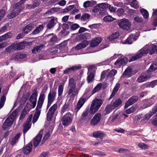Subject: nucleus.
<instances>
[{
    "mask_svg": "<svg viewBox=\"0 0 157 157\" xmlns=\"http://www.w3.org/2000/svg\"><path fill=\"white\" fill-rule=\"evenodd\" d=\"M45 95L43 93H41L39 98L36 107V111L33 117V122L34 123L38 120L40 114L41 109L43 105Z\"/></svg>",
    "mask_w": 157,
    "mask_h": 157,
    "instance_id": "1",
    "label": "nucleus"
},
{
    "mask_svg": "<svg viewBox=\"0 0 157 157\" xmlns=\"http://www.w3.org/2000/svg\"><path fill=\"white\" fill-rule=\"evenodd\" d=\"M103 103V101L98 98H95L92 101L90 105V113L94 114L98 111Z\"/></svg>",
    "mask_w": 157,
    "mask_h": 157,
    "instance_id": "2",
    "label": "nucleus"
},
{
    "mask_svg": "<svg viewBox=\"0 0 157 157\" xmlns=\"http://www.w3.org/2000/svg\"><path fill=\"white\" fill-rule=\"evenodd\" d=\"M17 114V112L14 111L10 115L7 117L2 125V128L4 130L9 129L11 126Z\"/></svg>",
    "mask_w": 157,
    "mask_h": 157,
    "instance_id": "3",
    "label": "nucleus"
},
{
    "mask_svg": "<svg viewBox=\"0 0 157 157\" xmlns=\"http://www.w3.org/2000/svg\"><path fill=\"white\" fill-rule=\"evenodd\" d=\"M104 6L103 3L98 4L94 6L93 8L91 13L92 15L95 16H99L104 13Z\"/></svg>",
    "mask_w": 157,
    "mask_h": 157,
    "instance_id": "4",
    "label": "nucleus"
},
{
    "mask_svg": "<svg viewBox=\"0 0 157 157\" xmlns=\"http://www.w3.org/2000/svg\"><path fill=\"white\" fill-rule=\"evenodd\" d=\"M118 23L121 28L128 31L130 29L131 23L129 20L127 19L123 18L120 19L118 21Z\"/></svg>",
    "mask_w": 157,
    "mask_h": 157,
    "instance_id": "5",
    "label": "nucleus"
},
{
    "mask_svg": "<svg viewBox=\"0 0 157 157\" xmlns=\"http://www.w3.org/2000/svg\"><path fill=\"white\" fill-rule=\"evenodd\" d=\"M151 73L147 71L145 72L142 73L136 80L138 83H142L147 80L151 77Z\"/></svg>",
    "mask_w": 157,
    "mask_h": 157,
    "instance_id": "6",
    "label": "nucleus"
},
{
    "mask_svg": "<svg viewBox=\"0 0 157 157\" xmlns=\"http://www.w3.org/2000/svg\"><path fill=\"white\" fill-rule=\"evenodd\" d=\"M73 116L72 114L68 112L64 116L62 119V122L64 126H67L72 121Z\"/></svg>",
    "mask_w": 157,
    "mask_h": 157,
    "instance_id": "7",
    "label": "nucleus"
},
{
    "mask_svg": "<svg viewBox=\"0 0 157 157\" xmlns=\"http://www.w3.org/2000/svg\"><path fill=\"white\" fill-rule=\"evenodd\" d=\"M56 95V91L54 90L51 91L49 93L48 97V101L47 106V109L49 107L55 100Z\"/></svg>",
    "mask_w": 157,
    "mask_h": 157,
    "instance_id": "8",
    "label": "nucleus"
},
{
    "mask_svg": "<svg viewBox=\"0 0 157 157\" xmlns=\"http://www.w3.org/2000/svg\"><path fill=\"white\" fill-rule=\"evenodd\" d=\"M122 115L119 114L118 113H117L114 114L112 116L110 117L109 119V122L111 123H115L117 124L120 122L122 121Z\"/></svg>",
    "mask_w": 157,
    "mask_h": 157,
    "instance_id": "9",
    "label": "nucleus"
},
{
    "mask_svg": "<svg viewBox=\"0 0 157 157\" xmlns=\"http://www.w3.org/2000/svg\"><path fill=\"white\" fill-rule=\"evenodd\" d=\"M144 49V52L146 54L149 53L150 55L154 53L156 51V46L153 44H147L143 48Z\"/></svg>",
    "mask_w": 157,
    "mask_h": 157,
    "instance_id": "10",
    "label": "nucleus"
},
{
    "mask_svg": "<svg viewBox=\"0 0 157 157\" xmlns=\"http://www.w3.org/2000/svg\"><path fill=\"white\" fill-rule=\"evenodd\" d=\"M128 60V59L124 56H121L114 63V67L117 68L121 65H125Z\"/></svg>",
    "mask_w": 157,
    "mask_h": 157,
    "instance_id": "11",
    "label": "nucleus"
},
{
    "mask_svg": "<svg viewBox=\"0 0 157 157\" xmlns=\"http://www.w3.org/2000/svg\"><path fill=\"white\" fill-rule=\"evenodd\" d=\"M33 117V115H30L27 119L25 122L24 123L23 125L24 133H26L30 128L31 125V119Z\"/></svg>",
    "mask_w": 157,
    "mask_h": 157,
    "instance_id": "12",
    "label": "nucleus"
},
{
    "mask_svg": "<svg viewBox=\"0 0 157 157\" xmlns=\"http://www.w3.org/2000/svg\"><path fill=\"white\" fill-rule=\"evenodd\" d=\"M57 105L56 103L52 106L49 109L47 114L48 121H49L51 119L57 109Z\"/></svg>",
    "mask_w": 157,
    "mask_h": 157,
    "instance_id": "13",
    "label": "nucleus"
},
{
    "mask_svg": "<svg viewBox=\"0 0 157 157\" xmlns=\"http://www.w3.org/2000/svg\"><path fill=\"white\" fill-rule=\"evenodd\" d=\"M79 89L76 88V87L68 86L67 92V95H70L72 97H74L78 94Z\"/></svg>",
    "mask_w": 157,
    "mask_h": 157,
    "instance_id": "14",
    "label": "nucleus"
},
{
    "mask_svg": "<svg viewBox=\"0 0 157 157\" xmlns=\"http://www.w3.org/2000/svg\"><path fill=\"white\" fill-rule=\"evenodd\" d=\"M155 97V96L153 95L149 99L143 100V103L144 108L151 105L155 102V101L154 99Z\"/></svg>",
    "mask_w": 157,
    "mask_h": 157,
    "instance_id": "15",
    "label": "nucleus"
},
{
    "mask_svg": "<svg viewBox=\"0 0 157 157\" xmlns=\"http://www.w3.org/2000/svg\"><path fill=\"white\" fill-rule=\"evenodd\" d=\"M37 93L35 92L32 93L29 98V100L32 105V108H34L36 104Z\"/></svg>",
    "mask_w": 157,
    "mask_h": 157,
    "instance_id": "16",
    "label": "nucleus"
},
{
    "mask_svg": "<svg viewBox=\"0 0 157 157\" xmlns=\"http://www.w3.org/2000/svg\"><path fill=\"white\" fill-rule=\"evenodd\" d=\"M101 116L100 113L95 114L91 120L90 123L91 125L95 126L100 121Z\"/></svg>",
    "mask_w": 157,
    "mask_h": 157,
    "instance_id": "17",
    "label": "nucleus"
},
{
    "mask_svg": "<svg viewBox=\"0 0 157 157\" xmlns=\"http://www.w3.org/2000/svg\"><path fill=\"white\" fill-rule=\"evenodd\" d=\"M43 130H41L40 132L34 138L33 140V144L34 147H36L40 143L42 137L43 133Z\"/></svg>",
    "mask_w": 157,
    "mask_h": 157,
    "instance_id": "18",
    "label": "nucleus"
},
{
    "mask_svg": "<svg viewBox=\"0 0 157 157\" xmlns=\"http://www.w3.org/2000/svg\"><path fill=\"white\" fill-rule=\"evenodd\" d=\"M144 49L142 48L138 52V53L136 55L133 56L130 59V62L135 60L141 58L144 55L146 54L144 52Z\"/></svg>",
    "mask_w": 157,
    "mask_h": 157,
    "instance_id": "19",
    "label": "nucleus"
},
{
    "mask_svg": "<svg viewBox=\"0 0 157 157\" xmlns=\"http://www.w3.org/2000/svg\"><path fill=\"white\" fill-rule=\"evenodd\" d=\"M138 100V97L137 96H133L129 98L126 102L124 108H127L129 106L132 105L134 103L136 102Z\"/></svg>",
    "mask_w": 157,
    "mask_h": 157,
    "instance_id": "20",
    "label": "nucleus"
},
{
    "mask_svg": "<svg viewBox=\"0 0 157 157\" xmlns=\"http://www.w3.org/2000/svg\"><path fill=\"white\" fill-rule=\"evenodd\" d=\"M15 8L14 6V5L13 6V8L11 10L10 13L8 15V17L9 19H11L13 17H15L22 10H19L18 9L17 10H14Z\"/></svg>",
    "mask_w": 157,
    "mask_h": 157,
    "instance_id": "21",
    "label": "nucleus"
},
{
    "mask_svg": "<svg viewBox=\"0 0 157 157\" xmlns=\"http://www.w3.org/2000/svg\"><path fill=\"white\" fill-rule=\"evenodd\" d=\"M32 144L30 143L27 144L23 149V153L25 155H27L30 152L32 149Z\"/></svg>",
    "mask_w": 157,
    "mask_h": 157,
    "instance_id": "22",
    "label": "nucleus"
},
{
    "mask_svg": "<svg viewBox=\"0 0 157 157\" xmlns=\"http://www.w3.org/2000/svg\"><path fill=\"white\" fill-rule=\"evenodd\" d=\"M59 10V8L55 7L51 8L50 10H48L46 12L44 15L45 17H49V16L51 15L52 14L55 13L56 12H57Z\"/></svg>",
    "mask_w": 157,
    "mask_h": 157,
    "instance_id": "23",
    "label": "nucleus"
},
{
    "mask_svg": "<svg viewBox=\"0 0 157 157\" xmlns=\"http://www.w3.org/2000/svg\"><path fill=\"white\" fill-rule=\"evenodd\" d=\"M132 71L130 67L127 68L124 72L123 75L121 78L124 77L128 78L131 77L132 75Z\"/></svg>",
    "mask_w": 157,
    "mask_h": 157,
    "instance_id": "24",
    "label": "nucleus"
},
{
    "mask_svg": "<svg viewBox=\"0 0 157 157\" xmlns=\"http://www.w3.org/2000/svg\"><path fill=\"white\" fill-rule=\"evenodd\" d=\"M89 44V42L87 41H84L83 42L77 45L75 47V49L76 50H79L82 48H84L87 46Z\"/></svg>",
    "mask_w": 157,
    "mask_h": 157,
    "instance_id": "25",
    "label": "nucleus"
},
{
    "mask_svg": "<svg viewBox=\"0 0 157 157\" xmlns=\"http://www.w3.org/2000/svg\"><path fill=\"white\" fill-rule=\"evenodd\" d=\"M85 102V99L83 98H80L76 106L75 109V112L76 113L79 110Z\"/></svg>",
    "mask_w": 157,
    "mask_h": 157,
    "instance_id": "26",
    "label": "nucleus"
},
{
    "mask_svg": "<svg viewBox=\"0 0 157 157\" xmlns=\"http://www.w3.org/2000/svg\"><path fill=\"white\" fill-rule=\"evenodd\" d=\"M101 41V38L98 37L93 40L91 42L90 45L91 47H94L99 44Z\"/></svg>",
    "mask_w": 157,
    "mask_h": 157,
    "instance_id": "27",
    "label": "nucleus"
},
{
    "mask_svg": "<svg viewBox=\"0 0 157 157\" xmlns=\"http://www.w3.org/2000/svg\"><path fill=\"white\" fill-rule=\"evenodd\" d=\"M117 71L114 69L110 71L108 74L107 79H110V81H113L114 79V76L117 73Z\"/></svg>",
    "mask_w": 157,
    "mask_h": 157,
    "instance_id": "28",
    "label": "nucleus"
},
{
    "mask_svg": "<svg viewBox=\"0 0 157 157\" xmlns=\"http://www.w3.org/2000/svg\"><path fill=\"white\" fill-rule=\"evenodd\" d=\"M93 136L96 138H99L100 139H102L105 136V134L101 131H98L93 132Z\"/></svg>",
    "mask_w": 157,
    "mask_h": 157,
    "instance_id": "29",
    "label": "nucleus"
},
{
    "mask_svg": "<svg viewBox=\"0 0 157 157\" xmlns=\"http://www.w3.org/2000/svg\"><path fill=\"white\" fill-rule=\"evenodd\" d=\"M120 85L119 83H117L116 84L115 86L113 88V89L110 96L108 98V100H110L115 96V94H116V93L118 91L119 88L120 87Z\"/></svg>",
    "mask_w": 157,
    "mask_h": 157,
    "instance_id": "30",
    "label": "nucleus"
},
{
    "mask_svg": "<svg viewBox=\"0 0 157 157\" xmlns=\"http://www.w3.org/2000/svg\"><path fill=\"white\" fill-rule=\"evenodd\" d=\"M121 100L119 98L116 99L114 101L112 102L110 104L112 107L115 109L119 106L122 103Z\"/></svg>",
    "mask_w": 157,
    "mask_h": 157,
    "instance_id": "31",
    "label": "nucleus"
},
{
    "mask_svg": "<svg viewBox=\"0 0 157 157\" xmlns=\"http://www.w3.org/2000/svg\"><path fill=\"white\" fill-rule=\"evenodd\" d=\"M114 109L112 107V106L110 104L107 105L105 107V110L104 112V115H106L109 113Z\"/></svg>",
    "mask_w": 157,
    "mask_h": 157,
    "instance_id": "32",
    "label": "nucleus"
},
{
    "mask_svg": "<svg viewBox=\"0 0 157 157\" xmlns=\"http://www.w3.org/2000/svg\"><path fill=\"white\" fill-rule=\"evenodd\" d=\"M21 136L20 133H17L12 139L10 140V144L12 145H14L18 141Z\"/></svg>",
    "mask_w": 157,
    "mask_h": 157,
    "instance_id": "33",
    "label": "nucleus"
},
{
    "mask_svg": "<svg viewBox=\"0 0 157 157\" xmlns=\"http://www.w3.org/2000/svg\"><path fill=\"white\" fill-rule=\"evenodd\" d=\"M12 36V33L10 32H8L0 36V39L1 41H2L10 38Z\"/></svg>",
    "mask_w": 157,
    "mask_h": 157,
    "instance_id": "34",
    "label": "nucleus"
},
{
    "mask_svg": "<svg viewBox=\"0 0 157 157\" xmlns=\"http://www.w3.org/2000/svg\"><path fill=\"white\" fill-rule=\"evenodd\" d=\"M33 25L31 23L27 25L23 29V32L25 34H27L29 33L33 28Z\"/></svg>",
    "mask_w": 157,
    "mask_h": 157,
    "instance_id": "35",
    "label": "nucleus"
},
{
    "mask_svg": "<svg viewBox=\"0 0 157 157\" xmlns=\"http://www.w3.org/2000/svg\"><path fill=\"white\" fill-rule=\"evenodd\" d=\"M57 18H52L47 24L48 28L51 29L56 24V22L57 21Z\"/></svg>",
    "mask_w": 157,
    "mask_h": 157,
    "instance_id": "36",
    "label": "nucleus"
},
{
    "mask_svg": "<svg viewBox=\"0 0 157 157\" xmlns=\"http://www.w3.org/2000/svg\"><path fill=\"white\" fill-rule=\"evenodd\" d=\"M43 47L44 45L43 44H41L40 45L34 47L32 50V53L34 54H36L40 52L43 49Z\"/></svg>",
    "mask_w": 157,
    "mask_h": 157,
    "instance_id": "37",
    "label": "nucleus"
},
{
    "mask_svg": "<svg viewBox=\"0 0 157 157\" xmlns=\"http://www.w3.org/2000/svg\"><path fill=\"white\" fill-rule=\"evenodd\" d=\"M13 44H14V46L15 50H21L23 49L25 47L24 44L22 42L18 43H14Z\"/></svg>",
    "mask_w": 157,
    "mask_h": 157,
    "instance_id": "38",
    "label": "nucleus"
},
{
    "mask_svg": "<svg viewBox=\"0 0 157 157\" xmlns=\"http://www.w3.org/2000/svg\"><path fill=\"white\" fill-rule=\"evenodd\" d=\"M135 36L133 35H130L126 40V41L124 42V44H131L132 42L135 41V38H134Z\"/></svg>",
    "mask_w": 157,
    "mask_h": 157,
    "instance_id": "39",
    "label": "nucleus"
},
{
    "mask_svg": "<svg viewBox=\"0 0 157 157\" xmlns=\"http://www.w3.org/2000/svg\"><path fill=\"white\" fill-rule=\"evenodd\" d=\"M94 5V2L92 1H87L85 2L83 4V7L84 8H87L88 7H92Z\"/></svg>",
    "mask_w": 157,
    "mask_h": 157,
    "instance_id": "40",
    "label": "nucleus"
},
{
    "mask_svg": "<svg viewBox=\"0 0 157 157\" xmlns=\"http://www.w3.org/2000/svg\"><path fill=\"white\" fill-rule=\"evenodd\" d=\"M25 57L23 54H22L20 53H17L13 54L12 59H22Z\"/></svg>",
    "mask_w": 157,
    "mask_h": 157,
    "instance_id": "41",
    "label": "nucleus"
},
{
    "mask_svg": "<svg viewBox=\"0 0 157 157\" xmlns=\"http://www.w3.org/2000/svg\"><path fill=\"white\" fill-rule=\"evenodd\" d=\"M44 26L41 25H39L38 27H37L36 29L33 32V35H36L39 33L44 29Z\"/></svg>",
    "mask_w": 157,
    "mask_h": 157,
    "instance_id": "42",
    "label": "nucleus"
},
{
    "mask_svg": "<svg viewBox=\"0 0 157 157\" xmlns=\"http://www.w3.org/2000/svg\"><path fill=\"white\" fill-rule=\"evenodd\" d=\"M14 45V44L13 43L10 46L6 48L5 49L6 51L7 52L11 53L14 50H15Z\"/></svg>",
    "mask_w": 157,
    "mask_h": 157,
    "instance_id": "43",
    "label": "nucleus"
},
{
    "mask_svg": "<svg viewBox=\"0 0 157 157\" xmlns=\"http://www.w3.org/2000/svg\"><path fill=\"white\" fill-rule=\"evenodd\" d=\"M74 77L71 78L69 79L68 86L76 87V82Z\"/></svg>",
    "mask_w": 157,
    "mask_h": 157,
    "instance_id": "44",
    "label": "nucleus"
},
{
    "mask_svg": "<svg viewBox=\"0 0 157 157\" xmlns=\"http://www.w3.org/2000/svg\"><path fill=\"white\" fill-rule=\"evenodd\" d=\"M103 5L104 6H105V7H104V9L105 8H108V9L111 12H114L115 11V9L108 4L103 3Z\"/></svg>",
    "mask_w": 157,
    "mask_h": 157,
    "instance_id": "45",
    "label": "nucleus"
},
{
    "mask_svg": "<svg viewBox=\"0 0 157 157\" xmlns=\"http://www.w3.org/2000/svg\"><path fill=\"white\" fill-rule=\"evenodd\" d=\"M102 83H98L93 90L92 92V94H93L99 91L102 87Z\"/></svg>",
    "mask_w": 157,
    "mask_h": 157,
    "instance_id": "46",
    "label": "nucleus"
},
{
    "mask_svg": "<svg viewBox=\"0 0 157 157\" xmlns=\"http://www.w3.org/2000/svg\"><path fill=\"white\" fill-rule=\"evenodd\" d=\"M119 35V33H115L109 37V40L112 42L114 41L115 39L118 38Z\"/></svg>",
    "mask_w": 157,
    "mask_h": 157,
    "instance_id": "47",
    "label": "nucleus"
},
{
    "mask_svg": "<svg viewBox=\"0 0 157 157\" xmlns=\"http://www.w3.org/2000/svg\"><path fill=\"white\" fill-rule=\"evenodd\" d=\"M140 12L145 19H147L148 17L149 14L148 12L145 10L142 9L140 10Z\"/></svg>",
    "mask_w": 157,
    "mask_h": 157,
    "instance_id": "48",
    "label": "nucleus"
},
{
    "mask_svg": "<svg viewBox=\"0 0 157 157\" xmlns=\"http://www.w3.org/2000/svg\"><path fill=\"white\" fill-rule=\"evenodd\" d=\"M94 76L93 73H91L88 76L87 80L88 83H90L93 82L94 79Z\"/></svg>",
    "mask_w": 157,
    "mask_h": 157,
    "instance_id": "49",
    "label": "nucleus"
},
{
    "mask_svg": "<svg viewBox=\"0 0 157 157\" xmlns=\"http://www.w3.org/2000/svg\"><path fill=\"white\" fill-rule=\"evenodd\" d=\"M136 106L134 105H133L130 108L126 110L125 111V112L127 114H130L134 112L136 110Z\"/></svg>",
    "mask_w": 157,
    "mask_h": 157,
    "instance_id": "50",
    "label": "nucleus"
},
{
    "mask_svg": "<svg viewBox=\"0 0 157 157\" xmlns=\"http://www.w3.org/2000/svg\"><path fill=\"white\" fill-rule=\"evenodd\" d=\"M90 15L86 13L82 15L81 17V20L82 21H86L89 19Z\"/></svg>",
    "mask_w": 157,
    "mask_h": 157,
    "instance_id": "51",
    "label": "nucleus"
},
{
    "mask_svg": "<svg viewBox=\"0 0 157 157\" xmlns=\"http://www.w3.org/2000/svg\"><path fill=\"white\" fill-rule=\"evenodd\" d=\"M114 18L112 17L110 15H108L105 17L103 18V20L105 21L109 22L113 21L114 20Z\"/></svg>",
    "mask_w": 157,
    "mask_h": 157,
    "instance_id": "52",
    "label": "nucleus"
},
{
    "mask_svg": "<svg viewBox=\"0 0 157 157\" xmlns=\"http://www.w3.org/2000/svg\"><path fill=\"white\" fill-rule=\"evenodd\" d=\"M64 87L62 85H60L59 86L58 89V95L59 96H61L63 92Z\"/></svg>",
    "mask_w": 157,
    "mask_h": 157,
    "instance_id": "53",
    "label": "nucleus"
},
{
    "mask_svg": "<svg viewBox=\"0 0 157 157\" xmlns=\"http://www.w3.org/2000/svg\"><path fill=\"white\" fill-rule=\"evenodd\" d=\"M152 115L153 114L152 113V112L150 111L144 115V120L145 121L148 120Z\"/></svg>",
    "mask_w": 157,
    "mask_h": 157,
    "instance_id": "54",
    "label": "nucleus"
},
{
    "mask_svg": "<svg viewBox=\"0 0 157 157\" xmlns=\"http://www.w3.org/2000/svg\"><path fill=\"white\" fill-rule=\"evenodd\" d=\"M149 88H153L155 86L157 85V80L153 81L147 83Z\"/></svg>",
    "mask_w": 157,
    "mask_h": 157,
    "instance_id": "55",
    "label": "nucleus"
},
{
    "mask_svg": "<svg viewBox=\"0 0 157 157\" xmlns=\"http://www.w3.org/2000/svg\"><path fill=\"white\" fill-rule=\"evenodd\" d=\"M157 69V61L154 62L150 66L149 70L150 71H155Z\"/></svg>",
    "mask_w": 157,
    "mask_h": 157,
    "instance_id": "56",
    "label": "nucleus"
},
{
    "mask_svg": "<svg viewBox=\"0 0 157 157\" xmlns=\"http://www.w3.org/2000/svg\"><path fill=\"white\" fill-rule=\"evenodd\" d=\"M6 99V97L5 96L3 95L2 96L0 101V109L3 107L4 104Z\"/></svg>",
    "mask_w": 157,
    "mask_h": 157,
    "instance_id": "57",
    "label": "nucleus"
},
{
    "mask_svg": "<svg viewBox=\"0 0 157 157\" xmlns=\"http://www.w3.org/2000/svg\"><path fill=\"white\" fill-rule=\"evenodd\" d=\"M138 146L142 149L145 150L147 149H148V146L144 143H139L138 144Z\"/></svg>",
    "mask_w": 157,
    "mask_h": 157,
    "instance_id": "58",
    "label": "nucleus"
},
{
    "mask_svg": "<svg viewBox=\"0 0 157 157\" xmlns=\"http://www.w3.org/2000/svg\"><path fill=\"white\" fill-rule=\"evenodd\" d=\"M131 6L132 7L135 9H137L139 7L137 2L136 0H134L132 2L131 4Z\"/></svg>",
    "mask_w": 157,
    "mask_h": 157,
    "instance_id": "59",
    "label": "nucleus"
},
{
    "mask_svg": "<svg viewBox=\"0 0 157 157\" xmlns=\"http://www.w3.org/2000/svg\"><path fill=\"white\" fill-rule=\"evenodd\" d=\"M134 20L137 22L142 23L143 21V19L141 17L137 16L134 18Z\"/></svg>",
    "mask_w": 157,
    "mask_h": 157,
    "instance_id": "60",
    "label": "nucleus"
},
{
    "mask_svg": "<svg viewBox=\"0 0 157 157\" xmlns=\"http://www.w3.org/2000/svg\"><path fill=\"white\" fill-rule=\"evenodd\" d=\"M111 61V60L110 59H108L107 60L102 62L100 63L99 64L100 65H108L110 63Z\"/></svg>",
    "mask_w": 157,
    "mask_h": 157,
    "instance_id": "61",
    "label": "nucleus"
},
{
    "mask_svg": "<svg viewBox=\"0 0 157 157\" xmlns=\"http://www.w3.org/2000/svg\"><path fill=\"white\" fill-rule=\"evenodd\" d=\"M32 108V105L27 103L25 107L26 111H29Z\"/></svg>",
    "mask_w": 157,
    "mask_h": 157,
    "instance_id": "62",
    "label": "nucleus"
},
{
    "mask_svg": "<svg viewBox=\"0 0 157 157\" xmlns=\"http://www.w3.org/2000/svg\"><path fill=\"white\" fill-rule=\"evenodd\" d=\"M81 65L79 64L74 66L71 67L72 71H74L76 70H79L81 69Z\"/></svg>",
    "mask_w": 157,
    "mask_h": 157,
    "instance_id": "63",
    "label": "nucleus"
},
{
    "mask_svg": "<svg viewBox=\"0 0 157 157\" xmlns=\"http://www.w3.org/2000/svg\"><path fill=\"white\" fill-rule=\"evenodd\" d=\"M80 27L79 25L77 24H74L71 25L70 29L72 30H75Z\"/></svg>",
    "mask_w": 157,
    "mask_h": 157,
    "instance_id": "64",
    "label": "nucleus"
}]
</instances>
